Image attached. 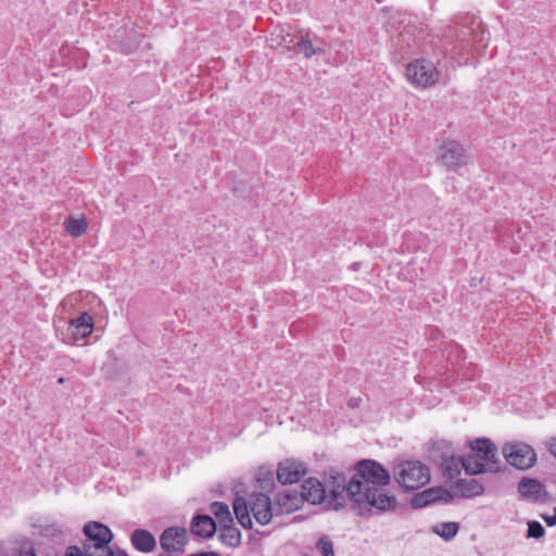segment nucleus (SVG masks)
Wrapping results in <instances>:
<instances>
[{
	"instance_id": "obj_28",
	"label": "nucleus",
	"mask_w": 556,
	"mask_h": 556,
	"mask_svg": "<svg viewBox=\"0 0 556 556\" xmlns=\"http://www.w3.org/2000/svg\"><path fill=\"white\" fill-rule=\"evenodd\" d=\"M64 228L73 237H80L87 229V222L84 217H68L64 222Z\"/></svg>"
},
{
	"instance_id": "obj_41",
	"label": "nucleus",
	"mask_w": 556,
	"mask_h": 556,
	"mask_svg": "<svg viewBox=\"0 0 556 556\" xmlns=\"http://www.w3.org/2000/svg\"><path fill=\"white\" fill-rule=\"evenodd\" d=\"M157 556H179L175 553H168V552H164L162 551V553H160Z\"/></svg>"
},
{
	"instance_id": "obj_24",
	"label": "nucleus",
	"mask_w": 556,
	"mask_h": 556,
	"mask_svg": "<svg viewBox=\"0 0 556 556\" xmlns=\"http://www.w3.org/2000/svg\"><path fill=\"white\" fill-rule=\"evenodd\" d=\"M440 496L437 495V486L428 488L421 492L416 493L410 498V506L414 509L425 508L431 504L438 503Z\"/></svg>"
},
{
	"instance_id": "obj_1",
	"label": "nucleus",
	"mask_w": 556,
	"mask_h": 556,
	"mask_svg": "<svg viewBox=\"0 0 556 556\" xmlns=\"http://www.w3.org/2000/svg\"><path fill=\"white\" fill-rule=\"evenodd\" d=\"M353 469L354 475L350 479L344 472L333 468L329 469V479L326 480L330 488V501L327 502L328 509L338 511L345 507L343 492L349 497V488L354 481L359 484V492L368 486H388L391 482L389 470L375 459H361L354 464Z\"/></svg>"
},
{
	"instance_id": "obj_30",
	"label": "nucleus",
	"mask_w": 556,
	"mask_h": 556,
	"mask_svg": "<svg viewBox=\"0 0 556 556\" xmlns=\"http://www.w3.org/2000/svg\"><path fill=\"white\" fill-rule=\"evenodd\" d=\"M211 511L222 525L225 522H231L233 520L228 505L224 502H213L211 504Z\"/></svg>"
},
{
	"instance_id": "obj_8",
	"label": "nucleus",
	"mask_w": 556,
	"mask_h": 556,
	"mask_svg": "<svg viewBox=\"0 0 556 556\" xmlns=\"http://www.w3.org/2000/svg\"><path fill=\"white\" fill-rule=\"evenodd\" d=\"M437 73L433 64L424 59L416 60L406 67V77L413 84L427 87L434 84V74Z\"/></svg>"
},
{
	"instance_id": "obj_9",
	"label": "nucleus",
	"mask_w": 556,
	"mask_h": 556,
	"mask_svg": "<svg viewBox=\"0 0 556 556\" xmlns=\"http://www.w3.org/2000/svg\"><path fill=\"white\" fill-rule=\"evenodd\" d=\"M307 472V467L303 462L292 458H286L278 463L277 481L282 485L299 482Z\"/></svg>"
},
{
	"instance_id": "obj_27",
	"label": "nucleus",
	"mask_w": 556,
	"mask_h": 556,
	"mask_svg": "<svg viewBox=\"0 0 556 556\" xmlns=\"http://www.w3.org/2000/svg\"><path fill=\"white\" fill-rule=\"evenodd\" d=\"M462 457H456L455 454L452 458L446 459V463L440 465L442 475L447 479H454L460 475L462 470Z\"/></svg>"
},
{
	"instance_id": "obj_40",
	"label": "nucleus",
	"mask_w": 556,
	"mask_h": 556,
	"mask_svg": "<svg viewBox=\"0 0 556 556\" xmlns=\"http://www.w3.org/2000/svg\"><path fill=\"white\" fill-rule=\"evenodd\" d=\"M114 534L111 529L106 526V546H110V543L113 541Z\"/></svg>"
},
{
	"instance_id": "obj_6",
	"label": "nucleus",
	"mask_w": 556,
	"mask_h": 556,
	"mask_svg": "<svg viewBox=\"0 0 556 556\" xmlns=\"http://www.w3.org/2000/svg\"><path fill=\"white\" fill-rule=\"evenodd\" d=\"M159 542L162 551L181 555L189 543L188 531L185 527H168L160 534Z\"/></svg>"
},
{
	"instance_id": "obj_20",
	"label": "nucleus",
	"mask_w": 556,
	"mask_h": 556,
	"mask_svg": "<svg viewBox=\"0 0 556 556\" xmlns=\"http://www.w3.org/2000/svg\"><path fill=\"white\" fill-rule=\"evenodd\" d=\"M452 455H454V450L446 440L434 441L429 448V459L439 466L446 463V459L452 458Z\"/></svg>"
},
{
	"instance_id": "obj_38",
	"label": "nucleus",
	"mask_w": 556,
	"mask_h": 556,
	"mask_svg": "<svg viewBox=\"0 0 556 556\" xmlns=\"http://www.w3.org/2000/svg\"><path fill=\"white\" fill-rule=\"evenodd\" d=\"M20 556H36V553L33 547H28V548L22 549L20 552Z\"/></svg>"
},
{
	"instance_id": "obj_34",
	"label": "nucleus",
	"mask_w": 556,
	"mask_h": 556,
	"mask_svg": "<svg viewBox=\"0 0 556 556\" xmlns=\"http://www.w3.org/2000/svg\"><path fill=\"white\" fill-rule=\"evenodd\" d=\"M437 495L440 496L439 502H442L444 504L452 503L456 495V490L454 492H451L450 490L445 489L444 486H437Z\"/></svg>"
},
{
	"instance_id": "obj_35",
	"label": "nucleus",
	"mask_w": 556,
	"mask_h": 556,
	"mask_svg": "<svg viewBox=\"0 0 556 556\" xmlns=\"http://www.w3.org/2000/svg\"><path fill=\"white\" fill-rule=\"evenodd\" d=\"M541 517L546 522V525L548 527H555L556 526V506L554 507L553 515H541Z\"/></svg>"
},
{
	"instance_id": "obj_18",
	"label": "nucleus",
	"mask_w": 556,
	"mask_h": 556,
	"mask_svg": "<svg viewBox=\"0 0 556 556\" xmlns=\"http://www.w3.org/2000/svg\"><path fill=\"white\" fill-rule=\"evenodd\" d=\"M114 41L124 53L128 54L138 47L139 35L135 29L128 26H122L114 35Z\"/></svg>"
},
{
	"instance_id": "obj_21",
	"label": "nucleus",
	"mask_w": 556,
	"mask_h": 556,
	"mask_svg": "<svg viewBox=\"0 0 556 556\" xmlns=\"http://www.w3.org/2000/svg\"><path fill=\"white\" fill-rule=\"evenodd\" d=\"M304 502L302 494L296 492L279 493L277 504L280 514H290L295 511Z\"/></svg>"
},
{
	"instance_id": "obj_3",
	"label": "nucleus",
	"mask_w": 556,
	"mask_h": 556,
	"mask_svg": "<svg viewBox=\"0 0 556 556\" xmlns=\"http://www.w3.org/2000/svg\"><path fill=\"white\" fill-rule=\"evenodd\" d=\"M430 477L429 467L420 460H403L393 468V478L405 493L428 484Z\"/></svg>"
},
{
	"instance_id": "obj_13",
	"label": "nucleus",
	"mask_w": 556,
	"mask_h": 556,
	"mask_svg": "<svg viewBox=\"0 0 556 556\" xmlns=\"http://www.w3.org/2000/svg\"><path fill=\"white\" fill-rule=\"evenodd\" d=\"M462 467L468 476H477L484 472L500 473L508 470L507 466H489L475 455H466L460 458Z\"/></svg>"
},
{
	"instance_id": "obj_37",
	"label": "nucleus",
	"mask_w": 556,
	"mask_h": 556,
	"mask_svg": "<svg viewBox=\"0 0 556 556\" xmlns=\"http://www.w3.org/2000/svg\"><path fill=\"white\" fill-rule=\"evenodd\" d=\"M188 556H220L219 553L217 552H213V551H201V552H197V553H193V554H190Z\"/></svg>"
},
{
	"instance_id": "obj_25",
	"label": "nucleus",
	"mask_w": 556,
	"mask_h": 556,
	"mask_svg": "<svg viewBox=\"0 0 556 556\" xmlns=\"http://www.w3.org/2000/svg\"><path fill=\"white\" fill-rule=\"evenodd\" d=\"M459 531L458 522H442L432 527V532L438 534L441 539L448 542L453 540Z\"/></svg>"
},
{
	"instance_id": "obj_14",
	"label": "nucleus",
	"mask_w": 556,
	"mask_h": 556,
	"mask_svg": "<svg viewBox=\"0 0 556 556\" xmlns=\"http://www.w3.org/2000/svg\"><path fill=\"white\" fill-rule=\"evenodd\" d=\"M84 533L87 538L84 548L88 552L91 548L104 551V525L98 521H90L85 525Z\"/></svg>"
},
{
	"instance_id": "obj_7",
	"label": "nucleus",
	"mask_w": 556,
	"mask_h": 556,
	"mask_svg": "<svg viewBox=\"0 0 556 556\" xmlns=\"http://www.w3.org/2000/svg\"><path fill=\"white\" fill-rule=\"evenodd\" d=\"M517 491L522 498L535 504H547L552 501V495L546 490V486L535 478H521L518 482Z\"/></svg>"
},
{
	"instance_id": "obj_15",
	"label": "nucleus",
	"mask_w": 556,
	"mask_h": 556,
	"mask_svg": "<svg viewBox=\"0 0 556 556\" xmlns=\"http://www.w3.org/2000/svg\"><path fill=\"white\" fill-rule=\"evenodd\" d=\"M217 530L216 521L205 514L195 515L190 523V531L194 535L203 539H211Z\"/></svg>"
},
{
	"instance_id": "obj_12",
	"label": "nucleus",
	"mask_w": 556,
	"mask_h": 556,
	"mask_svg": "<svg viewBox=\"0 0 556 556\" xmlns=\"http://www.w3.org/2000/svg\"><path fill=\"white\" fill-rule=\"evenodd\" d=\"M249 506L255 520L265 526L270 522L273 518V507L268 495L264 493H252L250 495Z\"/></svg>"
},
{
	"instance_id": "obj_36",
	"label": "nucleus",
	"mask_w": 556,
	"mask_h": 556,
	"mask_svg": "<svg viewBox=\"0 0 556 556\" xmlns=\"http://www.w3.org/2000/svg\"><path fill=\"white\" fill-rule=\"evenodd\" d=\"M106 556H129L126 551L117 548L114 551L111 546H106Z\"/></svg>"
},
{
	"instance_id": "obj_33",
	"label": "nucleus",
	"mask_w": 556,
	"mask_h": 556,
	"mask_svg": "<svg viewBox=\"0 0 556 556\" xmlns=\"http://www.w3.org/2000/svg\"><path fill=\"white\" fill-rule=\"evenodd\" d=\"M63 532L62 526L56 522L45 525L40 528V534L47 538H59L63 535Z\"/></svg>"
},
{
	"instance_id": "obj_26",
	"label": "nucleus",
	"mask_w": 556,
	"mask_h": 556,
	"mask_svg": "<svg viewBox=\"0 0 556 556\" xmlns=\"http://www.w3.org/2000/svg\"><path fill=\"white\" fill-rule=\"evenodd\" d=\"M298 52L303 53L305 58L313 55H324L326 53L323 47H314L312 40L308 37L301 36L295 43Z\"/></svg>"
},
{
	"instance_id": "obj_10",
	"label": "nucleus",
	"mask_w": 556,
	"mask_h": 556,
	"mask_svg": "<svg viewBox=\"0 0 556 556\" xmlns=\"http://www.w3.org/2000/svg\"><path fill=\"white\" fill-rule=\"evenodd\" d=\"M327 479H329V470L325 472L324 483L316 478L306 479L301 486L303 500L313 505L325 503L327 490L330 492V488L326 482Z\"/></svg>"
},
{
	"instance_id": "obj_2",
	"label": "nucleus",
	"mask_w": 556,
	"mask_h": 556,
	"mask_svg": "<svg viewBox=\"0 0 556 556\" xmlns=\"http://www.w3.org/2000/svg\"><path fill=\"white\" fill-rule=\"evenodd\" d=\"M348 498L351 502V509L366 519L370 518L375 511L390 513L399 506L395 495L391 494L386 486H368L359 492V484L356 481L350 485Z\"/></svg>"
},
{
	"instance_id": "obj_16",
	"label": "nucleus",
	"mask_w": 556,
	"mask_h": 556,
	"mask_svg": "<svg viewBox=\"0 0 556 556\" xmlns=\"http://www.w3.org/2000/svg\"><path fill=\"white\" fill-rule=\"evenodd\" d=\"M132 547L140 553H152L157 546L155 536L147 529H135L130 533Z\"/></svg>"
},
{
	"instance_id": "obj_5",
	"label": "nucleus",
	"mask_w": 556,
	"mask_h": 556,
	"mask_svg": "<svg viewBox=\"0 0 556 556\" xmlns=\"http://www.w3.org/2000/svg\"><path fill=\"white\" fill-rule=\"evenodd\" d=\"M469 155L464 146L456 140H444L439 147L438 162L448 172H457L460 167L467 165Z\"/></svg>"
},
{
	"instance_id": "obj_11",
	"label": "nucleus",
	"mask_w": 556,
	"mask_h": 556,
	"mask_svg": "<svg viewBox=\"0 0 556 556\" xmlns=\"http://www.w3.org/2000/svg\"><path fill=\"white\" fill-rule=\"evenodd\" d=\"M469 447L475 452V456L489 466H500L497 447L489 438H477L469 441Z\"/></svg>"
},
{
	"instance_id": "obj_29",
	"label": "nucleus",
	"mask_w": 556,
	"mask_h": 556,
	"mask_svg": "<svg viewBox=\"0 0 556 556\" xmlns=\"http://www.w3.org/2000/svg\"><path fill=\"white\" fill-rule=\"evenodd\" d=\"M267 466H261L256 473V481L258 482L260 489L266 492H270L274 489V473L271 470L266 469Z\"/></svg>"
},
{
	"instance_id": "obj_23",
	"label": "nucleus",
	"mask_w": 556,
	"mask_h": 556,
	"mask_svg": "<svg viewBox=\"0 0 556 556\" xmlns=\"http://www.w3.org/2000/svg\"><path fill=\"white\" fill-rule=\"evenodd\" d=\"M220 542L229 547H237L241 543V532L233 525V520L231 522H225L222 525L220 533L218 535Z\"/></svg>"
},
{
	"instance_id": "obj_32",
	"label": "nucleus",
	"mask_w": 556,
	"mask_h": 556,
	"mask_svg": "<svg viewBox=\"0 0 556 556\" xmlns=\"http://www.w3.org/2000/svg\"><path fill=\"white\" fill-rule=\"evenodd\" d=\"M528 529L526 536L528 539H541L545 535V528L536 520L528 521Z\"/></svg>"
},
{
	"instance_id": "obj_22",
	"label": "nucleus",
	"mask_w": 556,
	"mask_h": 556,
	"mask_svg": "<svg viewBox=\"0 0 556 556\" xmlns=\"http://www.w3.org/2000/svg\"><path fill=\"white\" fill-rule=\"evenodd\" d=\"M232 508L238 522L247 530L252 529L253 522L250 517L251 509L245 498L242 496H236L232 502Z\"/></svg>"
},
{
	"instance_id": "obj_17",
	"label": "nucleus",
	"mask_w": 556,
	"mask_h": 556,
	"mask_svg": "<svg viewBox=\"0 0 556 556\" xmlns=\"http://www.w3.org/2000/svg\"><path fill=\"white\" fill-rule=\"evenodd\" d=\"M92 329V317L88 313H83L79 317L71 320L67 334L74 340H80L88 337Z\"/></svg>"
},
{
	"instance_id": "obj_4",
	"label": "nucleus",
	"mask_w": 556,
	"mask_h": 556,
	"mask_svg": "<svg viewBox=\"0 0 556 556\" xmlns=\"http://www.w3.org/2000/svg\"><path fill=\"white\" fill-rule=\"evenodd\" d=\"M502 453L506 462L518 470H528L536 463L534 448L523 442L505 443Z\"/></svg>"
},
{
	"instance_id": "obj_39",
	"label": "nucleus",
	"mask_w": 556,
	"mask_h": 556,
	"mask_svg": "<svg viewBox=\"0 0 556 556\" xmlns=\"http://www.w3.org/2000/svg\"><path fill=\"white\" fill-rule=\"evenodd\" d=\"M548 451L556 457V438H553L548 443Z\"/></svg>"
},
{
	"instance_id": "obj_31",
	"label": "nucleus",
	"mask_w": 556,
	"mask_h": 556,
	"mask_svg": "<svg viewBox=\"0 0 556 556\" xmlns=\"http://www.w3.org/2000/svg\"><path fill=\"white\" fill-rule=\"evenodd\" d=\"M316 548L320 552L323 556H336L333 543L331 539L326 534L321 535L318 539L316 543Z\"/></svg>"
},
{
	"instance_id": "obj_19",
	"label": "nucleus",
	"mask_w": 556,
	"mask_h": 556,
	"mask_svg": "<svg viewBox=\"0 0 556 556\" xmlns=\"http://www.w3.org/2000/svg\"><path fill=\"white\" fill-rule=\"evenodd\" d=\"M452 488L456 490L458 497L471 498L484 493L483 484L477 479H458Z\"/></svg>"
}]
</instances>
